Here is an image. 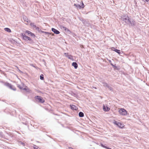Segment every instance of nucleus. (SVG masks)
Instances as JSON below:
<instances>
[{
	"instance_id": "1",
	"label": "nucleus",
	"mask_w": 149,
	"mask_h": 149,
	"mask_svg": "<svg viewBox=\"0 0 149 149\" xmlns=\"http://www.w3.org/2000/svg\"><path fill=\"white\" fill-rule=\"evenodd\" d=\"M122 20L127 24L130 23L132 26H135V21L133 19H131L127 15H123L121 17Z\"/></svg>"
},
{
	"instance_id": "2",
	"label": "nucleus",
	"mask_w": 149,
	"mask_h": 149,
	"mask_svg": "<svg viewBox=\"0 0 149 149\" xmlns=\"http://www.w3.org/2000/svg\"><path fill=\"white\" fill-rule=\"evenodd\" d=\"M21 37L22 38V39L26 41L29 40V43L30 44H32L33 43V40L31 39L28 37L26 36L25 33H21Z\"/></svg>"
},
{
	"instance_id": "3",
	"label": "nucleus",
	"mask_w": 149,
	"mask_h": 149,
	"mask_svg": "<svg viewBox=\"0 0 149 149\" xmlns=\"http://www.w3.org/2000/svg\"><path fill=\"white\" fill-rule=\"evenodd\" d=\"M80 20L82 21L83 23L85 26H89L91 25L90 22L87 19H80Z\"/></svg>"
},
{
	"instance_id": "4",
	"label": "nucleus",
	"mask_w": 149,
	"mask_h": 149,
	"mask_svg": "<svg viewBox=\"0 0 149 149\" xmlns=\"http://www.w3.org/2000/svg\"><path fill=\"white\" fill-rule=\"evenodd\" d=\"M35 99L36 100H38V102L41 103H43L45 102V100L41 96H36L35 97Z\"/></svg>"
},
{
	"instance_id": "5",
	"label": "nucleus",
	"mask_w": 149,
	"mask_h": 149,
	"mask_svg": "<svg viewBox=\"0 0 149 149\" xmlns=\"http://www.w3.org/2000/svg\"><path fill=\"white\" fill-rule=\"evenodd\" d=\"M119 112L120 114L122 116H125L127 115V112L125 109L123 108L120 109Z\"/></svg>"
},
{
	"instance_id": "6",
	"label": "nucleus",
	"mask_w": 149,
	"mask_h": 149,
	"mask_svg": "<svg viewBox=\"0 0 149 149\" xmlns=\"http://www.w3.org/2000/svg\"><path fill=\"white\" fill-rule=\"evenodd\" d=\"M64 54L65 56L67 57L69 59H70L71 60L74 61V59L73 58V56L71 55H69L68 53H64Z\"/></svg>"
},
{
	"instance_id": "7",
	"label": "nucleus",
	"mask_w": 149,
	"mask_h": 149,
	"mask_svg": "<svg viewBox=\"0 0 149 149\" xmlns=\"http://www.w3.org/2000/svg\"><path fill=\"white\" fill-rule=\"evenodd\" d=\"M51 30L55 34H58L60 33V32L58 31L54 28H52Z\"/></svg>"
},
{
	"instance_id": "8",
	"label": "nucleus",
	"mask_w": 149,
	"mask_h": 149,
	"mask_svg": "<svg viewBox=\"0 0 149 149\" xmlns=\"http://www.w3.org/2000/svg\"><path fill=\"white\" fill-rule=\"evenodd\" d=\"M111 50L112 51H114L115 52H116L118 53L119 54H121L120 51V50L116 49L114 47H112L111 48Z\"/></svg>"
},
{
	"instance_id": "9",
	"label": "nucleus",
	"mask_w": 149,
	"mask_h": 149,
	"mask_svg": "<svg viewBox=\"0 0 149 149\" xmlns=\"http://www.w3.org/2000/svg\"><path fill=\"white\" fill-rule=\"evenodd\" d=\"M70 107L71 109L72 110H77L78 109V108L74 105L70 104Z\"/></svg>"
},
{
	"instance_id": "10",
	"label": "nucleus",
	"mask_w": 149,
	"mask_h": 149,
	"mask_svg": "<svg viewBox=\"0 0 149 149\" xmlns=\"http://www.w3.org/2000/svg\"><path fill=\"white\" fill-rule=\"evenodd\" d=\"M69 94L73 96L74 97H76L77 96V94L75 93H74L72 91H70L68 93Z\"/></svg>"
},
{
	"instance_id": "11",
	"label": "nucleus",
	"mask_w": 149,
	"mask_h": 149,
	"mask_svg": "<svg viewBox=\"0 0 149 149\" xmlns=\"http://www.w3.org/2000/svg\"><path fill=\"white\" fill-rule=\"evenodd\" d=\"M117 126L119 128L122 129L124 127V125L120 122H119L117 124Z\"/></svg>"
},
{
	"instance_id": "12",
	"label": "nucleus",
	"mask_w": 149,
	"mask_h": 149,
	"mask_svg": "<svg viewBox=\"0 0 149 149\" xmlns=\"http://www.w3.org/2000/svg\"><path fill=\"white\" fill-rule=\"evenodd\" d=\"M72 65L73 66L75 69H77L78 68V65L76 62H74L72 63Z\"/></svg>"
},
{
	"instance_id": "13",
	"label": "nucleus",
	"mask_w": 149,
	"mask_h": 149,
	"mask_svg": "<svg viewBox=\"0 0 149 149\" xmlns=\"http://www.w3.org/2000/svg\"><path fill=\"white\" fill-rule=\"evenodd\" d=\"M103 109L105 111H109L110 108L107 107H105V106L104 105L103 106Z\"/></svg>"
},
{
	"instance_id": "14",
	"label": "nucleus",
	"mask_w": 149,
	"mask_h": 149,
	"mask_svg": "<svg viewBox=\"0 0 149 149\" xmlns=\"http://www.w3.org/2000/svg\"><path fill=\"white\" fill-rule=\"evenodd\" d=\"M110 64L113 67L114 69H116L118 70H119L120 69L119 68H118L115 65H114L112 63H111Z\"/></svg>"
},
{
	"instance_id": "15",
	"label": "nucleus",
	"mask_w": 149,
	"mask_h": 149,
	"mask_svg": "<svg viewBox=\"0 0 149 149\" xmlns=\"http://www.w3.org/2000/svg\"><path fill=\"white\" fill-rule=\"evenodd\" d=\"M23 19L24 21L26 22H29L30 21L28 19L26 16L24 17H23Z\"/></svg>"
},
{
	"instance_id": "16",
	"label": "nucleus",
	"mask_w": 149,
	"mask_h": 149,
	"mask_svg": "<svg viewBox=\"0 0 149 149\" xmlns=\"http://www.w3.org/2000/svg\"><path fill=\"white\" fill-rule=\"evenodd\" d=\"M100 145H101V146H102V147L104 148H105L107 149H112L111 148H109L107 146H105L102 143H101L100 144Z\"/></svg>"
},
{
	"instance_id": "17",
	"label": "nucleus",
	"mask_w": 149,
	"mask_h": 149,
	"mask_svg": "<svg viewBox=\"0 0 149 149\" xmlns=\"http://www.w3.org/2000/svg\"><path fill=\"white\" fill-rule=\"evenodd\" d=\"M41 33H45L46 35H47L48 36H49L50 35H51V33H50L44 31H41Z\"/></svg>"
},
{
	"instance_id": "18",
	"label": "nucleus",
	"mask_w": 149,
	"mask_h": 149,
	"mask_svg": "<svg viewBox=\"0 0 149 149\" xmlns=\"http://www.w3.org/2000/svg\"><path fill=\"white\" fill-rule=\"evenodd\" d=\"M5 31L8 33H10L11 32V30L10 29L8 28H5L4 29Z\"/></svg>"
},
{
	"instance_id": "19",
	"label": "nucleus",
	"mask_w": 149,
	"mask_h": 149,
	"mask_svg": "<svg viewBox=\"0 0 149 149\" xmlns=\"http://www.w3.org/2000/svg\"><path fill=\"white\" fill-rule=\"evenodd\" d=\"M11 84L8 83L6 82L4 84V85L7 86L8 88H9L10 86H11Z\"/></svg>"
},
{
	"instance_id": "20",
	"label": "nucleus",
	"mask_w": 149,
	"mask_h": 149,
	"mask_svg": "<svg viewBox=\"0 0 149 149\" xmlns=\"http://www.w3.org/2000/svg\"><path fill=\"white\" fill-rule=\"evenodd\" d=\"M79 117H82L84 116V113L82 112H80L79 113Z\"/></svg>"
},
{
	"instance_id": "21",
	"label": "nucleus",
	"mask_w": 149,
	"mask_h": 149,
	"mask_svg": "<svg viewBox=\"0 0 149 149\" xmlns=\"http://www.w3.org/2000/svg\"><path fill=\"white\" fill-rule=\"evenodd\" d=\"M10 89L13 90V91H16V88L14 86H13L12 85H11V86H10L9 88Z\"/></svg>"
},
{
	"instance_id": "22",
	"label": "nucleus",
	"mask_w": 149,
	"mask_h": 149,
	"mask_svg": "<svg viewBox=\"0 0 149 149\" xmlns=\"http://www.w3.org/2000/svg\"><path fill=\"white\" fill-rule=\"evenodd\" d=\"M19 144V145H22L23 146H25V143L22 142L21 141H19L18 142Z\"/></svg>"
},
{
	"instance_id": "23",
	"label": "nucleus",
	"mask_w": 149,
	"mask_h": 149,
	"mask_svg": "<svg viewBox=\"0 0 149 149\" xmlns=\"http://www.w3.org/2000/svg\"><path fill=\"white\" fill-rule=\"evenodd\" d=\"M30 25L32 27H33L34 28L36 27V26L33 23L31 22L30 23Z\"/></svg>"
},
{
	"instance_id": "24",
	"label": "nucleus",
	"mask_w": 149,
	"mask_h": 149,
	"mask_svg": "<svg viewBox=\"0 0 149 149\" xmlns=\"http://www.w3.org/2000/svg\"><path fill=\"white\" fill-rule=\"evenodd\" d=\"M74 6H75L76 7L78 8L79 9H81V6L79 4H74Z\"/></svg>"
},
{
	"instance_id": "25",
	"label": "nucleus",
	"mask_w": 149,
	"mask_h": 149,
	"mask_svg": "<svg viewBox=\"0 0 149 149\" xmlns=\"http://www.w3.org/2000/svg\"><path fill=\"white\" fill-rule=\"evenodd\" d=\"M33 147L34 149H40L37 146H36L35 145H34V144L33 145Z\"/></svg>"
},
{
	"instance_id": "26",
	"label": "nucleus",
	"mask_w": 149,
	"mask_h": 149,
	"mask_svg": "<svg viewBox=\"0 0 149 149\" xmlns=\"http://www.w3.org/2000/svg\"><path fill=\"white\" fill-rule=\"evenodd\" d=\"M102 84H103V86L104 87H106L109 85L107 83L105 82H103Z\"/></svg>"
},
{
	"instance_id": "27",
	"label": "nucleus",
	"mask_w": 149,
	"mask_h": 149,
	"mask_svg": "<svg viewBox=\"0 0 149 149\" xmlns=\"http://www.w3.org/2000/svg\"><path fill=\"white\" fill-rule=\"evenodd\" d=\"M107 87L110 90V91H112L113 90V88L110 86H109V85H108L107 86Z\"/></svg>"
},
{
	"instance_id": "28",
	"label": "nucleus",
	"mask_w": 149,
	"mask_h": 149,
	"mask_svg": "<svg viewBox=\"0 0 149 149\" xmlns=\"http://www.w3.org/2000/svg\"><path fill=\"white\" fill-rule=\"evenodd\" d=\"M39 32H41V31H42L39 27L36 26V27L35 28Z\"/></svg>"
},
{
	"instance_id": "29",
	"label": "nucleus",
	"mask_w": 149,
	"mask_h": 149,
	"mask_svg": "<svg viewBox=\"0 0 149 149\" xmlns=\"http://www.w3.org/2000/svg\"><path fill=\"white\" fill-rule=\"evenodd\" d=\"M40 79L41 80H43L44 79V75L43 74H41L40 76Z\"/></svg>"
},
{
	"instance_id": "30",
	"label": "nucleus",
	"mask_w": 149,
	"mask_h": 149,
	"mask_svg": "<svg viewBox=\"0 0 149 149\" xmlns=\"http://www.w3.org/2000/svg\"><path fill=\"white\" fill-rule=\"evenodd\" d=\"M81 9L82 8H84V4L83 3V2L81 1Z\"/></svg>"
},
{
	"instance_id": "31",
	"label": "nucleus",
	"mask_w": 149,
	"mask_h": 149,
	"mask_svg": "<svg viewBox=\"0 0 149 149\" xmlns=\"http://www.w3.org/2000/svg\"><path fill=\"white\" fill-rule=\"evenodd\" d=\"M25 33H27L28 34V35L31 34L32 32L30 31H29L28 30H26L25 31Z\"/></svg>"
},
{
	"instance_id": "32",
	"label": "nucleus",
	"mask_w": 149,
	"mask_h": 149,
	"mask_svg": "<svg viewBox=\"0 0 149 149\" xmlns=\"http://www.w3.org/2000/svg\"><path fill=\"white\" fill-rule=\"evenodd\" d=\"M61 27L65 31H66V30L67 29V28L66 27H65L63 26H61Z\"/></svg>"
},
{
	"instance_id": "33",
	"label": "nucleus",
	"mask_w": 149,
	"mask_h": 149,
	"mask_svg": "<svg viewBox=\"0 0 149 149\" xmlns=\"http://www.w3.org/2000/svg\"><path fill=\"white\" fill-rule=\"evenodd\" d=\"M119 122H118L117 121H114L113 122V123L114 124L116 125L117 126V124H118Z\"/></svg>"
},
{
	"instance_id": "34",
	"label": "nucleus",
	"mask_w": 149,
	"mask_h": 149,
	"mask_svg": "<svg viewBox=\"0 0 149 149\" xmlns=\"http://www.w3.org/2000/svg\"><path fill=\"white\" fill-rule=\"evenodd\" d=\"M65 31L67 32V33H68L70 34L71 33V31L67 28V29L66 30V31Z\"/></svg>"
},
{
	"instance_id": "35",
	"label": "nucleus",
	"mask_w": 149,
	"mask_h": 149,
	"mask_svg": "<svg viewBox=\"0 0 149 149\" xmlns=\"http://www.w3.org/2000/svg\"><path fill=\"white\" fill-rule=\"evenodd\" d=\"M17 87H18L21 90H22V89H23V87L19 85H17Z\"/></svg>"
},
{
	"instance_id": "36",
	"label": "nucleus",
	"mask_w": 149,
	"mask_h": 149,
	"mask_svg": "<svg viewBox=\"0 0 149 149\" xmlns=\"http://www.w3.org/2000/svg\"><path fill=\"white\" fill-rule=\"evenodd\" d=\"M30 35L31 36H32L33 38H35L36 37V36L35 35L32 33H31Z\"/></svg>"
},
{
	"instance_id": "37",
	"label": "nucleus",
	"mask_w": 149,
	"mask_h": 149,
	"mask_svg": "<svg viewBox=\"0 0 149 149\" xmlns=\"http://www.w3.org/2000/svg\"><path fill=\"white\" fill-rule=\"evenodd\" d=\"M22 90H25V91H26V90H28V88H23V89H22Z\"/></svg>"
},
{
	"instance_id": "38",
	"label": "nucleus",
	"mask_w": 149,
	"mask_h": 149,
	"mask_svg": "<svg viewBox=\"0 0 149 149\" xmlns=\"http://www.w3.org/2000/svg\"><path fill=\"white\" fill-rule=\"evenodd\" d=\"M31 91L29 90V89L28 88V90H26V91L27 92H28V93H30V91Z\"/></svg>"
},
{
	"instance_id": "39",
	"label": "nucleus",
	"mask_w": 149,
	"mask_h": 149,
	"mask_svg": "<svg viewBox=\"0 0 149 149\" xmlns=\"http://www.w3.org/2000/svg\"><path fill=\"white\" fill-rule=\"evenodd\" d=\"M107 60L109 61V62L111 63H111V61L110 60H109V59H107Z\"/></svg>"
},
{
	"instance_id": "40",
	"label": "nucleus",
	"mask_w": 149,
	"mask_h": 149,
	"mask_svg": "<svg viewBox=\"0 0 149 149\" xmlns=\"http://www.w3.org/2000/svg\"><path fill=\"white\" fill-rule=\"evenodd\" d=\"M144 1L148 2L149 1V0H143Z\"/></svg>"
},
{
	"instance_id": "41",
	"label": "nucleus",
	"mask_w": 149,
	"mask_h": 149,
	"mask_svg": "<svg viewBox=\"0 0 149 149\" xmlns=\"http://www.w3.org/2000/svg\"><path fill=\"white\" fill-rule=\"evenodd\" d=\"M68 148H69V149H73V148L71 147H69Z\"/></svg>"
},
{
	"instance_id": "42",
	"label": "nucleus",
	"mask_w": 149,
	"mask_h": 149,
	"mask_svg": "<svg viewBox=\"0 0 149 149\" xmlns=\"http://www.w3.org/2000/svg\"><path fill=\"white\" fill-rule=\"evenodd\" d=\"M19 72H20L21 73H23L20 70H19Z\"/></svg>"
},
{
	"instance_id": "43",
	"label": "nucleus",
	"mask_w": 149,
	"mask_h": 149,
	"mask_svg": "<svg viewBox=\"0 0 149 149\" xmlns=\"http://www.w3.org/2000/svg\"><path fill=\"white\" fill-rule=\"evenodd\" d=\"M95 89H96V87H95Z\"/></svg>"
}]
</instances>
